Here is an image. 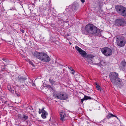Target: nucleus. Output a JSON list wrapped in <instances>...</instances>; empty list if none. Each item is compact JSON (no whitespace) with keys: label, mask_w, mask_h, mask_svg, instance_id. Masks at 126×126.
Wrapping results in <instances>:
<instances>
[{"label":"nucleus","mask_w":126,"mask_h":126,"mask_svg":"<svg viewBox=\"0 0 126 126\" xmlns=\"http://www.w3.org/2000/svg\"><path fill=\"white\" fill-rule=\"evenodd\" d=\"M110 78L112 84L115 85L120 86L122 81L119 78L118 74L115 72H111L110 75Z\"/></svg>","instance_id":"1"},{"label":"nucleus","mask_w":126,"mask_h":126,"mask_svg":"<svg viewBox=\"0 0 126 126\" xmlns=\"http://www.w3.org/2000/svg\"><path fill=\"white\" fill-rule=\"evenodd\" d=\"M33 55L34 56L44 62H49L50 60L49 57L47 53L44 52H39L36 51Z\"/></svg>","instance_id":"2"},{"label":"nucleus","mask_w":126,"mask_h":126,"mask_svg":"<svg viewBox=\"0 0 126 126\" xmlns=\"http://www.w3.org/2000/svg\"><path fill=\"white\" fill-rule=\"evenodd\" d=\"M85 30L87 33L92 34H95L97 32V28L92 24L86 25Z\"/></svg>","instance_id":"3"},{"label":"nucleus","mask_w":126,"mask_h":126,"mask_svg":"<svg viewBox=\"0 0 126 126\" xmlns=\"http://www.w3.org/2000/svg\"><path fill=\"white\" fill-rule=\"evenodd\" d=\"M116 40L117 44L118 46L123 47L125 46L126 44V40L124 37H116Z\"/></svg>","instance_id":"4"},{"label":"nucleus","mask_w":126,"mask_h":126,"mask_svg":"<svg viewBox=\"0 0 126 126\" xmlns=\"http://www.w3.org/2000/svg\"><path fill=\"white\" fill-rule=\"evenodd\" d=\"M102 53L106 56H109L112 54V50L108 47H104L101 49Z\"/></svg>","instance_id":"5"},{"label":"nucleus","mask_w":126,"mask_h":126,"mask_svg":"<svg viewBox=\"0 0 126 126\" xmlns=\"http://www.w3.org/2000/svg\"><path fill=\"white\" fill-rule=\"evenodd\" d=\"M126 24L125 20L123 18L118 19L115 20V24L117 26H124Z\"/></svg>","instance_id":"6"},{"label":"nucleus","mask_w":126,"mask_h":126,"mask_svg":"<svg viewBox=\"0 0 126 126\" xmlns=\"http://www.w3.org/2000/svg\"><path fill=\"white\" fill-rule=\"evenodd\" d=\"M75 48L82 55V56L84 57H86L87 53L85 51L82 49L77 46H76L75 47Z\"/></svg>","instance_id":"7"},{"label":"nucleus","mask_w":126,"mask_h":126,"mask_svg":"<svg viewBox=\"0 0 126 126\" xmlns=\"http://www.w3.org/2000/svg\"><path fill=\"white\" fill-rule=\"evenodd\" d=\"M125 7L121 5H117L115 6L116 10L118 13L120 15Z\"/></svg>","instance_id":"8"},{"label":"nucleus","mask_w":126,"mask_h":126,"mask_svg":"<svg viewBox=\"0 0 126 126\" xmlns=\"http://www.w3.org/2000/svg\"><path fill=\"white\" fill-rule=\"evenodd\" d=\"M62 93L59 91H55L53 93V96L54 97L60 99L61 98V96Z\"/></svg>","instance_id":"9"},{"label":"nucleus","mask_w":126,"mask_h":126,"mask_svg":"<svg viewBox=\"0 0 126 126\" xmlns=\"http://www.w3.org/2000/svg\"><path fill=\"white\" fill-rule=\"evenodd\" d=\"M18 81L21 83H24L25 80L27 79V78L20 75L18 76Z\"/></svg>","instance_id":"10"},{"label":"nucleus","mask_w":126,"mask_h":126,"mask_svg":"<svg viewBox=\"0 0 126 126\" xmlns=\"http://www.w3.org/2000/svg\"><path fill=\"white\" fill-rule=\"evenodd\" d=\"M60 117H61L60 120L62 121L64 120V117L65 116V112L64 111H62L60 113Z\"/></svg>","instance_id":"11"},{"label":"nucleus","mask_w":126,"mask_h":126,"mask_svg":"<svg viewBox=\"0 0 126 126\" xmlns=\"http://www.w3.org/2000/svg\"><path fill=\"white\" fill-rule=\"evenodd\" d=\"M61 98H60L61 100H66L67 99L68 97V96L67 94H63L62 93L61 96Z\"/></svg>","instance_id":"12"},{"label":"nucleus","mask_w":126,"mask_h":126,"mask_svg":"<svg viewBox=\"0 0 126 126\" xmlns=\"http://www.w3.org/2000/svg\"><path fill=\"white\" fill-rule=\"evenodd\" d=\"M18 117L20 119H21L22 120L24 121L26 120L28 118V117L25 115L24 114H23L22 115L20 116H18Z\"/></svg>","instance_id":"13"},{"label":"nucleus","mask_w":126,"mask_h":126,"mask_svg":"<svg viewBox=\"0 0 126 126\" xmlns=\"http://www.w3.org/2000/svg\"><path fill=\"white\" fill-rule=\"evenodd\" d=\"M78 5L76 4L75 3L73 4L71 6V9L73 10H76L78 8Z\"/></svg>","instance_id":"14"},{"label":"nucleus","mask_w":126,"mask_h":126,"mask_svg":"<svg viewBox=\"0 0 126 126\" xmlns=\"http://www.w3.org/2000/svg\"><path fill=\"white\" fill-rule=\"evenodd\" d=\"M120 15L122 16L125 17L126 16V8L125 7L122 10Z\"/></svg>","instance_id":"15"},{"label":"nucleus","mask_w":126,"mask_h":126,"mask_svg":"<svg viewBox=\"0 0 126 126\" xmlns=\"http://www.w3.org/2000/svg\"><path fill=\"white\" fill-rule=\"evenodd\" d=\"M49 81L52 85H56L57 84V82L54 80L53 79H49Z\"/></svg>","instance_id":"16"},{"label":"nucleus","mask_w":126,"mask_h":126,"mask_svg":"<svg viewBox=\"0 0 126 126\" xmlns=\"http://www.w3.org/2000/svg\"><path fill=\"white\" fill-rule=\"evenodd\" d=\"M47 114L48 113L47 112H43L41 115V116L44 119L46 118V115H47Z\"/></svg>","instance_id":"17"},{"label":"nucleus","mask_w":126,"mask_h":126,"mask_svg":"<svg viewBox=\"0 0 126 126\" xmlns=\"http://www.w3.org/2000/svg\"><path fill=\"white\" fill-rule=\"evenodd\" d=\"M114 115L111 113H109L106 116V118L109 119L112 117H113Z\"/></svg>","instance_id":"18"},{"label":"nucleus","mask_w":126,"mask_h":126,"mask_svg":"<svg viewBox=\"0 0 126 126\" xmlns=\"http://www.w3.org/2000/svg\"><path fill=\"white\" fill-rule=\"evenodd\" d=\"M84 98L85 100H86L88 99L90 100L91 99H93V98H92L91 97L88 96L86 95H84Z\"/></svg>","instance_id":"19"},{"label":"nucleus","mask_w":126,"mask_h":126,"mask_svg":"<svg viewBox=\"0 0 126 126\" xmlns=\"http://www.w3.org/2000/svg\"><path fill=\"white\" fill-rule=\"evenodd\" d=\"M7 87L8 90H9L10 91L11 93H14V91L12 90V89L11 88L10 85H8Z\"/></svg>","instance_id":"20"},{"label":"nucleus","mask_w":126,"mask_h":126,"mask_svg":"<svg viewBox=\"0 0 126 126\" xmlns=\"http://www.w3.org/2000/svg\"><path fill=\"white\" fill-rule=\"evenodd\" d=\"M96 87L97 90H99L100 91H101V87L98 85L97 84V83L96 82Z\"/></svg>","instance_id":"21"},{"label":"nucleus","mask_w":126,"mask_h":126,"mask_svg":"<svg viewBox=\"0 0 126 126\" xmlns=\"http://www.w3.org/2000/svg\"><path fill=\"white\" fill-rule=\"evenodd\" d=\"M121 65L123 67H124L126 65V62L125 61H123L121 63Z\"/></svg>","instance_id":"22"},{"label":"nucleus","mask_w":126,"mask_h":126,"mask_svg":"<svg viewBox=\"0 0 126 126\" xmlns=\"http://www.w3.org/2000/svg\"><path fill=\"white\" fill-rule=\"evenodd\" d=\"M94 56L92 55L88 54L87 56V59H92Z\"/></svg>","instance_id":"23"},{"label":"nucleus","mask_w":126,"mask_h":126,"mask_svg":"<svg viewBox=\"0 0 126 126\" xmlns=\"http://www.w3.org/2000/svg\"><path fill=\"white\" fill-rule=\"evenodd\" d=\"M46 87L48 89H50L52 90H53L52 87L50 85H47Z\"/></svg>","instance_id":"24"},{"label":"nucleus","mask_w":126,"mask_h":126,"mask_svg":"<svg viewBox=\"0 0 126 126\" xmlns=\"http://www.w3.org/2000/svg\"><path fill=\"white\" fill-rule=\"evenodd\" d=\"M68 68L71 70V71L73 72H72V73L73 74L75 73V71L71 67H68Z\"/></svg>","instance_id":"25"},{"label":"nucleus","mask_w":126,"mask_h":126,"mask_svg":"<svg viewBox=\"0 0 126 126\" xmlns=\"http://www.w3.org/2000/svg\"><path fill=\"white\" fill-rule=\"evenodd\" d=\"M15 94L18 96H20L19 93L17 92L16 91H15Z\"/></svg>","instance_id":"26"},{"label":"nucleus","mask_w":126,"mask_h":126,"mask_svg":"<svg viewBox=\"0 0 126 126\" xmlns=\"http://www.w3.org/2000/svg\"><path fill=\"white\" fill-rule=\"evenodd\" d=\"M87 61L89 63H91L92 62V59H87Z\"/></svg>","instance_id":"27"},{"label":"nucleus","mask_w":126,"mask_h":126,"mask_svg":"<svg viewBox=\"0 0 126 126\" xmlns=\"http://www.w3.org/2000/svg\"><path fill=\"white\" fill-rule=\"evenodd\" d=\"M44 107H43L42 109L41 110V111H42V113H43V112H46L44 110Z\"/></svg>","instance_id":"28"},{"label":"nucleus","mask_w":126,"mask_h":126,"mask_svg":"<svg viewBox=\"0 0 126 126\" xmlns=\"http://www.w3.org/2000/svg\"><path fill=\"white\" fill-rule=\"evenodd\" d=\"M2 60H3V61H5V62H6L7 61V60L6 59H5V58H3L2 59Z\"/></svg>","instance_id":"29"},{"label":"nucleus","mask_w":126,"mask_h":126,"mask_svg":"<svg viewBox=\"0 0 126 126\" xmlns=\"http://www.w3.org/2000/svg\"><path fill=\"white\" fill-rule=\"evenodd\" d=\"M81 103H82H82H83V101L84 100H85L83 98V99H81Z\"/></svg>","instance_id":"30"},{"label":"nucleus","mask_w":126,"mask_h":126,"mask_svg":"<svg viewBox=\"0 0 126 126\" xmlns=\"http://www.w3.org/2000/svg\"><path fill=\"white\" fill-rule=\"evenodd\" d=\"M29 63L31 65H32L33 66H34V65L33 64V63L32 62H30Z\"/></svg>","instance_id":"31"},{"label":"nucleus","mask_w":126,"mask_h":126,"mask_svg":"<svg viewBox=\"0 0 126 126\" xmlns=\"http://www.w3.org/2000/svg\"><path fill=\"white\" fill-rule=\"evenodd\" d=\"M42 111H41V110L40 109H39V114H41Z\"/></svg>","instance_id":"32"},{"label":"nucleus","mask_w":126,"mask_h":126,"mask_svg":"<svg viewBox=\"0 0 126 126\" xmlns=\"http://www.w3.org/2000/svg\"><path fill=\"white\" fill-rule=\"evenodd\" d=\"M1 9L3 11H4L5 10L4 9L3 7V6H2V7Z\"/></svg>","instance_id":"33"},{"label":"nucleus","mask_w":126,"mask_h":126,"mask_svg":"<svg viewBox=\"0 0 126 126\" xmlns=\"http://www.w3.org/2000/svg\"><path fill=\"white\" fill-rule=\"evenodd\" d=\"M21 31L23 33L24 32V31L23 29H22L21 30Z\"/></svg>","instance_id":"34"},{"label":"nucleus","mask_w":126,"mask_h":126,"mask_svg":"<svg viewBox=\"0 0 126 126\" xmlns=\"http://www.w3.org/2000/svg\"><path fill=\"white\" fill-rule=\"evenodd\" d=\"M80 0L82 3H84L85 2V0Z\"/></svg>","instance_id":"35"},{"label":"nucleus","mask_w":126,"mask_h":126,"mask_svg":"<svg viewBox=\"0 0 126 126\" xmlns=\"http://www.w3.org/2000/svg\"><path fill=\"white\" fill-rule=\"evenodd\" d=\"M95 64L97 65H100V63H96Z\"/></svg>","instance_id":"36"},{"label":"nucleus","mask_w":126,"mask_h":126,"mask_svg":"<svg viewBox=\"0 0 126 126\" xmlns=\"http://www.w3.org/2000/svg\"><path fill=\"white\" fill-rule=\"evenodd\" d=\"M114 116H113V117H116V118H117V119H118V120H119V119H118V117H117V116H115V115H114Z\"/></svg>","instance_id":"37"},{"label":"nucleus","mask_w":126,"mask_h":126,"mask_svg":"<svg viewBox=\"0 0 126 126\" xmlns=\"http://www.w3.org/2000/svg\"><path fill=\"white\" fill-rule=\"evenodd\" d=\"M69 44L71 45V42H69Z\"/></svg>","instance_id":"38"},{"label":"nucleus","mask_w":126,"mask_h":126,"mask_svg":"<svg viewBox=\"0 0 126 126\" xmlns=\"http://www.w3.org/2000/svg\"><path fill=\"white\" fill-rule=\"evenodd\" d=\"M106 120V118H105L103 120H104V121H105V120Z\"/></svg>","instance_id":"39"}]
</instances>
